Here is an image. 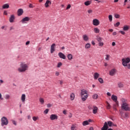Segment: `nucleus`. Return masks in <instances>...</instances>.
<instances>
[{
	"mask_svg": "<svg viewBox=\"0 0 130 130\" xmlns=\"http://www.w3.org/2000/svg\"><path fill=\"white\" fill-rule=\"evenodd\" d=\"M28 70V65L27 64L21 63L20 67L18 69V71L19 73H24Z\"/></svg>",
	"mask_w": 130,
	"mask_h": 130,
	"instance_id": "f257e3e1",
	"label": "nucleus"
},
{
	"mask_svg": "<svg viewBox=\"0 0 130 130\" xmlns=\"http://www.w3.org/2000/svg\"><path fill=\"white\" fill-rule=\"evenodd\" d=\"M81 95L82 101H86L88 98V91L86 90L82 89L81 90Z\"/></svg>",
	"mask_w": 130,
	"mask_h": 130,
	"instance_id": "f03ea898",
	"label": "nucleus"
},
{
	"mask_svg": "<svg viewBox=\"0 0 130 130\" xmlns=\"http://www.w3.org/2000/svg\"><path fill=\"white\" fill-rule=\"evenodd\" d=\"M122 65L124 67H127V69H130V64H128L130 62V59L129 57L122 59Z\"/></svg>",
	"mask_w": 130,
	"mask_h": 130,
	"instance_id": "7ed1b4c3",
	"label": "nucleus"
},
{
	"mask_svg": "<svg viewBox=\"0 0 130 130\" xmlns=\"http://www.w3.org/2000/svg\"><path fill=\"white\" fill-rule=\"evenodd\" d=\"M1 125L2 126H4V125H8L9 124V121L8 120V118L6 117H3L1 119Z\"/></svg>",
	"mask_w": 130,
	"mask_h": 130,
	"instance_id": "20e7f679",
	"label": "nucleus"
},
{
	"mask_svg": "<svg viewBox=\"0 0 130 130\" xmlns=\"http://www.w3.org/2000/svg\"><path fill=\"white\" fill-rule=\"evenodd\" d=\"M121 108L125 111H130L129 105L127 103L122 104Z\"/></svg>",
	"mask_w": 130,
	"mask_h": 130,
	"instance_id": "39448f33",
	"label": "nucleus"
},
{
	"mask_svg": "<svg viewBox=\"0 0 130 130\" xmlns=\"http://www.w3.org/2000/svg\"><path fill=\"white\" fill-rule=\"evenodd\" d=\"M111 99L115 102V106H118V101H117V96L114 94H113L111 97Z\"/></svg>",
	"mask_w": 130,
	"mask_h": 130,
	"instance_id": "423d86ee",
	"label": "nucleus"
},
{
	"mask_svg": "<svg viewBox=\"0 0 130 130\" xmlns=\"http://www.w3.org/2000/svg\"><path fill=\"white\" fill-rule=\"evenodd\" d=\"M30 20V18L28 17H25V18H23L21 20V22L22 24H26V22H28V21H29Z\"/></svg>",
	"mask_w": 130,
	"mask_h": 130,
	"instance_id": "0eeeda50",
	"label": "nucleus"
},
{
	"mask_svg": "<svg viewBox=\"0 0 130 130\" xmlns=\"http://www.w3.org/2000/svg\"><path fill=\"white\" fill-rule=\"evenodd\" d=\"M58 118V116L55 114H51L50 116L51 120H55Z\"/></svg>",
	"mask_w": 130,
	"mask_h": 130,
	"instance_id": "6e6552de",
	"label": "nucleus"
},
{
	"mask_svg": "<svg viewBox=\"0 0 130 130\" xmlns=\"http://www.w3.org/2000/svg\"><path fill=\"white\" fill-rule=\"evenodd\" d=\"M100 24V22L97 19H94L93 20V25L94 26H98Z\"/></svg>",
	"mask_w": 130,
	"mask_h": 130,
	"instance_id": "1a4fd4ad",
	"label": "nucleus"
},
{
	"mask_svg": "<svg viewBox=\"0 0 130 130\" xmlns=\"http://www.w3.org/2000/svg\"><path fill=\"white\" fill-rule=\"evenodd\" d=\"M116 74V70L115 69H112L111 71L109 72V75L110 76H114Z\"/></svg>",
	"mask_w": 130,
	"mask_h": 130,
	"instance_id": "9d476101",
	"label": "nucleus"
},
{
	"mask_svg": "<svg viewBox=\"0 0 130 130\" xmlns=\"http://www.w3.org/2000/svg\"><path fill=\"white\" fill-rule=\"evenodd\" d=\"M55 51V44L54 43L51 46L50 53H53Z\"/></svg>",
	"mask_w": 130,
	"mask_h": 130,
	"instance_id": "9b49d317",
	"label": "nucleus"
},
{
	"mask_svg": "<svg viewBox=\"0 0 130 130\" xmlns=\"http://www.w3.org/2000/svg\"><path fill=\"white\" fill-rule=\"evenodd\" d=\"M108 124H107V122L104 123V126L101 128V130H108Z\"/></svg>",
	"mask_w": 130,
	"mask_h": 130,
	"instance_id": "f8f14e48",
	"label": "nucleus"
},
{
	"mask_svg": "<svg viewBox=\"0 0 130 130\" xmlns=\"http://www.w3.org/2000/svg\"><path fill=\"white\" fill-rule=\"evenodd\" d=\"M23 13H24V11L22 9H19L17 11L18 16H22Z\"/></svg>",
	"mask_w": 130,
	"mask_h": 130,
	"instance_id": "ddd939ff",
	"label": "nucleus"
},
{
	"mask_svg": "<svg viewBox=\"0 0 130 130\" xmlns=\"http://www.w3.org/2000/svg\"><path fill=\"white\" fill-rule=\"evenodd\" d=\"M14 21H15V15H12L9 18V22L10 23H14Z\"/></svg>",
	"mask_w": 130,
	"mask_h": 130,
	"instance_id": "4468645a",
	"label": "nucleus"
},
{
	"mask_svg": "<svg viewBox=\"0 0 130 130\" xmlns=\"http://www.w3.org/2000/svg\"><path fill=\"white\" fill-rule=\"evenodd\" d=\"M58 56L60 58H62V59H66V55L63 54L62 52L58 53Z\"/></svg>",
	"mask_w": 130,
	"mask_h": 130,
	"instance_id": "2eb2a0df",
	"label": "nucleus"
},
{
	"mask_svg": "<svg viewBox=\"0 0 130 130\" xmlns=\"http://www.w3.org/2000/svg\"><path fill=\"white\" fill-rule=\"evenodd\" d=\"M93 109L92 110V112L93 113V114H96V113H97L98 110V107H95L93 106Z\"/></svg>",
	"mask_w": 130,
	"mask_h": 130,
	"instance_id": "dca6fc26",
	"label": "nucleus"
},
{
	"mask_svg": "<svg viewBox=\"0 0 130 130\" xmlns=\"http://www.w3.org/2000/svg\"><path fill=\"white\" fill-rule=\"evenodd\" d=\"M100 76V75L98 73H95L93 75L94 79L97 80V79H98V78H99Z\"/></svg>",
	"mask_w": 130,
	"mask_h": 130,
	"instance_id": "f3484780",
	"label": "nucleus"
},
{
	"mask_svg": "<svg viewBox=\"0 0 130 130\" xmlns=\"http://www.w3.org/2000/svg\"><path fill=\"white\" fill-rule=\"evenodd\" d=\"M25 100H26V95L25 94H23L21 95V101L24 103L25 102Z\"/></svg>",
	"mask_w": 130,
	"mask_h": 130,
	"instance_id": "a211bd4d",
	"label": "nucleus"
},
{
	"mask_svg": "<svg viewBox=\"0 0 130 130\" xmlns=\"http://www.w3.org/2000/svg\"><path fill=\"white\" fill-rule=\"evenodd\" d=\"M49 4L50 5H51V2L49 1V0H47L45 4V7H46V8H48V7H49V5H48Z\"/></svg>",
	"mask_w": 130,
	"mask_h": 130,
	"instance_id": "6ab92c4d",
	"label": "nucleus"
},
{
	"mask_svg": "<svg viewBox=\"0 0 130 130\" xmlns=\"http://www.w3.org/2000/svg\"><path fill=\"white\" fill-rule=\"evenodd\" d=\"M123 31H128L129 30V26L128 25H124L123 27Z\"/></svg>",
	"mask_w": 130,
	"mask_h": 130,
	"instance_id": "aec40b11",
	"label": "nucleus"
},
{
	"mask_svg": "<svg viewBox=\"0 0 130 130\" xmlns=\"http://www.w3.org/2000/svg\"><path fill=\"white\" fill-rule=\"evenodd\" d=\"M83 38L84 41H88V40H89V38L88 37V36H87V35H84L83 36Z\"/></svg>",
	"mask_w": 130,
	"mask_h": 130,
	"instance_id": "412c9836",
	"label": "nucleus"
},
{
	"mask_svg": "<svg viewBox=\"0 0 130 130\" xmlns=\"http://www.w3.org/2000/svg\"><path fill=\"white\" fill-rule=\"evenodd\" d=\"M2 8L4 9H9V8H10V5H9V4H5L3 6Z\"/></svg>",
	"mask_w": 130,
	"mask_h": 130,
	"instance_id": "4be33fe9",
	"label": "nucleus"
},
{
	"mask_svg": "<svg viewBox=\"0 0 130 130\" xmlns=\"http://www.w3.org/2000/svg\"><path fill=\"white\" fill-rule=\"evenodd\" d=\"M121 102L122 103V104H126L127 103L126 102H127V101L124 98H122L121 99Z\"/></svg>",
	"mask_w": 130,
	"mask_h": 130,
	"instance_id": "5701e85b",
	"label": "nucleus"
},
{
	"mask_svg": "<svg viewBox=\"0 0 130 130\" xmlns=\"http://www.w3.org/2000/svg\"><path fill=\"white\" fill-rule=\"evenodd\" d=\"M70 99L72 101L75 99V94L74 93H72L70 94Z\"/></svg>",
	"mask_w": 130,
	"mask_h": 130,
	"instance_id": "b1692460",
	"label": "nucleus"
},
{
	"mask_svg": "<svg viewBox=\"0 0 130 130\" xmlns=\"http://www.w3.org/2000/svg\"><path fill=\"white\" fill-rule=\"evenodd\" d=\"M39 101L42 105H43L44 104V99L42 98H40L39 99Z\"/></svg>",
	"mask_w": 130,
	"mask_h": 130,
	"instance_id": "393cba45",
	"label": "nucleus"
},
{
	"mask_svg": "<svg viewBox=\"0 0 130 130\" xmlns=\"http://www.w3.org/2000/svg\"><path fill=\"white\" fill-rule=\"evenodd\" d=\"M90 47L91 44H90V43H87L85 46V48H86V49H89V48H90Z\"/></svg>",
	"mask_w": 130,
	"mask_h": 130,
	"instance_id": "a878e982",
	"label": "nucleus"
},
{
	"mask_svg": "<svg viewBox=\"0 0 130 130\" xmlns=\"http://www.w3.org/2000/svg\"><path fill=\"white\" fill-rule=\"evenodd\" d=\"M68 58L69 60H72L73 59V55L69 54L68 55Z\"/></svg>",
	"mask_w": 130,
	"mask_h": 130,
	"instance_id": "bb28decb",
	"label": "nucleus"
},
{
	"mask_svg": "<svg viewBox=\"0 0 130 130\" xmlns=\"http://www.w3.org/2000/svg\"><path fill=\"white\" fill-rule=\"evenodd\" d=\"M89 124V122L88 121H84L82 123V125L85 126Z\"/></svg>",
	"mask_w": 130,
	"mask_h": 130,
	"instance_id": "cd10ccee",
	"label": "nucleus"
},
{
	"mask_svg": "<svg viewBox=\"0 0 130 130\" xmlns=\"http://www.w3.org/2000/svg\"><path fill=\"white\" fill-rule=\"evenodd\" d=\"M85 6H90L91 5V1H86L84 3Z\"/></svg>",
	"mask_w": 130,
	"mask_h": 130,
	"instance_id": "c85d7f7f",
	"label": "nucleus"
},
{
	"mask_svg": "<svg viewBox=\"0 0 130 130\" xmlns=\"http://www.w3.org/2000/svg\"><path fill=\"white\" fill-rule=\"evenodd\" d=\"M118 86L119 88H123V84H122L121 82L118 83Z\"/></svg>",
	"mask_w": 130,
	"mask_h": 130,
	"instance_id": "c756f323",
	"label": "nucleus"
},
{
	"mask_svg": "<svg viewBox=\"0 0 130 130\" xmlns=\"http://www.w3.org/2000/svg\"><path fill=\"white\" fill-rule=\"evenodd\" d=\"M11 98V96L9 94H6L5 96V99L6 100H8V99H10Z\"/></svg>",
	"mask_w": 130,
	"mask_h": 130,
	"instance_id": "7c9ffc66",
	"label": "nucleus"
},
{
	"mask_svg": "<svg viewBox=\"0 0 130 130\" xmlns=\"http://www.w3.org/2000/svg\"><path fill=\"white\" fill-rule=\"evenodd\" d=\"M105 59L106 60H109V59H110V55H106Z\"/></svg>",
	"mask_w": 130,
	"mask_h": 130,
	"instance_id": "2f4dec72",
	"label": "nucleus"
},
{
	"mask_svg": "<svg viewBox=\"0 0 130 130\" xmlns=\"http://www.w3.org/2000/svg\"><path fill=\"white\" fill-rule=\"evenodd\" d=\"M109 126H112L113 125V123L112 121H108V124Z\"/></svg>",
	"mask_w": 130,
	"mask_h": 130,
	"instance_id": "473e14b6",
	"label": "nucleus"
},
{
	"mask_svg": "<svg viewBox=\"0 0 130 130\" xmlns=\"http://www.w3.org/2000/svg\"><path fill=\"white\" fill-rule=\"evenodd\" d=\"M93 99H97L98 98V94H94L92 95Z\"/></svg>",
	"mask_w": 130,
	"mask_h": 130,
	"instance_id": "72a5a7b5",
	"label": "nucleus"
},
{
	"mask_svg": "<svg viewBox=\"0 0 130 130\" xmlns=\"http://www.w3.org/2000/svg\"><path fill=\"white\" fill-rule=\"evenodd\" d=\"M96 40L97 41H98V42H99L100 41H102V38L100 37H97Z\"/></svg>",
	"mask_w": 130,
	"mask_h": 130,
	"instance_id": "f704fd0d",
	"label": "nucleus"
},
{
	"mask_svg": "<svg viewBox=\"0 0 130 130\" xmlns=\"http://www.w3.org/2000/svg\"><path fill=\"white\" fill-rule=\"evenodd\" d=\"M99 46H103L104 45V43L102 42V41L99 42Z\"/></svg>",
	"mask_w": 130,
	"mask_h": 130,
	"instance_id": "c9c22d12",
	"label": "nucleus"
},
{
	"mask_svg": "<svg viewBox=\"0 0 130 130\" xmlns=\"http://www.w3.org/2000/svg\"><path fill=\"white\" fill-rule=\"evenodd\" d=\"M107 109H110V108H111V106H110V104L107 102Z\"/></svg>",
	"mask_w": 130,
	"mask_h": 130,
	"instance_id": "e433bc0d",
	"label": "nucleus"
},
{
	"mask_svg": "<svg viewBox=\"0 0 130 130\" xmlns=\"http://www.w3.org/2000/svg\"><path fill=\"white\" fill-rule=\"evenodd\" d=\"M98 80L100 82V83H101V84H103V83H104L103 79L101 78H99Z\"/></svg>",
	"mask_w": 130,
	"mask_h": 130,
	"instance_id": "4c0bfd02",
	"label": "nucleus"
},
{
	"mask_svg": "<svg viewBox=\"0 0 130 130\" xmlns=\"http://www.w3.org/2000/svg\"><path fill=\"white\" fill-rule=\"evenodd\" d=\"M114 17L116 18V19H119V18H120V15L117 14H114Z\"/></svg>",
	"mask_w": 130,
	"mask_h": 130,
	"instance_id": "58836bf2",
	"label": "nucleus"
},
{
	"mask_svg": "<svg viewBox=\"0 0 130 130\" xmlns=\"http://www.w3.org/2000/svg\"><path fill=\"white\" fill-rule=\"evenodd\" d=\"M77 128V126L75 125H72L71 126V130H75Z\"/></svg>",
	"mask_w": 130,
	"mask_h": 130,
	"instance_id": "ea45409f",
	"label": "nucleus"
},
{
	"mask_svg": "<svg viewBox=\"0 0 130 130\" xmlns=\"http://www.w3.org/2000/svg\"><path fill=\"white\" fill-rule=\"evenodd\" d=\"M112 18H113L112 15H109V20L110 22H112Z\"/></svg>",
	"mask_w": 130,
	"mask_h": 130,
	"instance_id": "a19ab883",
	"label": "nucleus"
},
{
	"mask_svg": "<svg viewBox=\"0 0 130 130\" xmlns=\"http://www.w3.org/2000/svg\"><path fill=\"white\" fill-rule=\"evenodd\" d=\"M94 31L95 33H99L100 30L98 29V28H94Z\"/></svg>",
	"mask_w": 130,
	"mask_h": 130,
	"instance_id": "79ce46f5",
	"label": "nucleus"
},
{
	"mask_svg": "<svg viewBox=\"0 0 130 130\" xmlns=\"http://www.w3.org/2000/svg\"><path fill=\"white\" fill-rule=\"evenodd\" d=\"M61 66H62V63H61V62H59V63H58L57 67L60 68Z\"/></svg>",
	"mask_w": 130,
	"mask_h": 130,
	"instance_id": "37998d69",
	"label": "nucleus"
},
{
	"mask_svg": "<svg viewBox=\"0 0 130 130\" xmlns=\"http://www.w3.org/2000/svg\"><path fill=\"white\" fill-rule=\"evenodd\" d=\"M119 25H120V22H118L114 25V26L115 27H118Z\"/></svg>",
	"mask_w": 130,
	"mask_h": 130,
	"instance_id": "c03bdc74",
	"label": "nucleus"
},
{
	"mask_svg": "<svg viewBox=\"0 0 130 130\" xmlns=\"http://www.w3.org/2000/svg\"><path fill=\"white\" fill-rule=\"evenodd\" d=\"M11 121L12 122V123L14 124V125H17V122L14 120H11Z\"/></svg>",
	"mask_w": 130,
	"mask_h": 130,
	"instance_id": "a18cd8bd",
	"label": "nucleus"
},
{
	"mask_svg": "<svg viewBox=\"0 0 130 130\" xmlns=\"http://www.w3.org/2000/svg\"><path fill=\"white\" fill-rule=\"evenodd\" d=\"M49 111V109H46L44 112V113H45V114H47V113H48V112Z\"/></svg>",
	"mask_w": 130,
	"mask_h": 130,
	"instance_id": "49530a36",
	"label": "nucleus"
},
{
	"mask_svg": "<svg viewBox=\"0 0 130 130\" xmlns=\"http://www.w3.org/2000/svg\"><path fill=\"white\" fill-rule=\"evenodd\" d=\"M119 33H121V34H122V35H124V34H125V32H124L122 30H119Z\"/></svg>",
	"mask_w": 130,
	"mask_h": 130,
	"instance_id": "de8ad7c7",
	"label": "nucleus"
},
{
	"mask_svg": "<svg viewBox=\"0 0 130 130\" xmlns=\"http://www.w3.org/2000/svg\"><path fill=\"white\" fill-rule=\"evenodd\" d=\"M87 13L88 14H92V13H93V10H88L87 11Z\"/></svg>",
	"mask_w": 130,
	"mask_h": 130,
	"instance_id": "09e8293b",
	"label": "nucleus"
},
{
	"mask_svg": "<svg viewBox=\"0 0 130 130\" xmlns=\"http://www.w3.org/2000/svg\"><path fill=\"white\" fill-rule=\"evenodd\" d=\"M37 119H38V117H33V120L34 121H36Z\"/></svg>",
	"mask_w": 130,
	"mask_h": 130,
	"instance_id": "8fccbe9b",
	"label": "nucleus"
},
{
	"mask_svg": "<svg viewBox=\"0 0 130 130\" xmlns=\"http://www.w3.org/2000/svg\"><path fill=\"white\" fill-rule=\"evenodd\" d=\"M71 5L70 4H69L68 6H67V7L66 8V10H69V9H71Z\"/></svg>",
	"mask_w": 130,
	"mask_h": 130,
	"instance_id": "3c124183",
	"label": "nucleus"
},
{
	"mask_svg": "<svg viewBox=\"0 0 130 130\" xmlns=\"http://www.w3.org/2000/svg\"><path fill=\"white\" fill-rule=\"evenodd\" d=\"M55 76H59V72L56 71V72H55Z\"/></svg>",
	"mask_w": 130,
	"mask_h": 130,
	"instance_id": "603ef678",
	"label": "nucleus"
},
{
	"mask_svg": "<svg viewBox=\"0 0 130 130\" xmlns=\"http://www.w3.org/2000/svg\"><path fill=\"white\" fill-rule=\"evenodd\" d=\"M72 117H73V114H72V113H70L69 117H70V118H72Z\"/></svg>",
	"mask_w": 130,
	"mask_h": 130,
	"instance_id": "864d4df0",
	"label": "nucleus"
},
{
	"mask_svg": "<svg viewBox=\"0 0 130 130\" xmlns=\"http://www.w3.org/2000/svg\"><path fill=\"white\" fill-rule=\"evenodd\" d=\"M29 44H30V41H28L25 43V45H29Z\"/></svg>",
	"mask_w": 130,
	"mask_h": 130,
	"instance_id": "5fc2aeb1",
	"label": "nucleus"
},
{
	"mask_svg": "<svg viewBox=\"0 0 130 130\" xmlns=\"http://www.w3.org/2000/svg\"><path fill=\"white\" fill-rule=\"evenodd\" d=\"M125 117H128V113H125Z\"/></svg>",
	"mask_w": 130,
	"mask_h": 130,
	"instance_id": "6e6d98bb",
	"label": "nucleus"
},
{
	"mask_svg": "<svg viewBox=\"0 0 130 130\" xmlns=\"http://www.w3.org/2000/svg\"><path fill=\"white\" fill-rule=\"evenodd\" d=\"M47 106L48 108H49L50 107H51V104H48Z\"/></svg>",
	"mask_w": 130,
	"mask_h": 130,
	"instance_id": "4d7b16f0",
	"label": "nucleus"
},
{
	"mask_svg": "<svg viewBox=\"0 0 130 130\" xmlns=\"http://www.w3.org/2000/svg\"><path fill=\"white\" fill-rule=\"evenodd\" d=\"M4 15H5L6 16H7L8 15V12H7L6 11H4Z\"/></svg>",
	"mask_w": 130,
	"mask_h": 130,
	"instance_id": "13d9d810",
	"label": "nucleus"
},
{
	"mask_svg": "<svg viewBox=\"0 0 130 130\" xmlns=\"http://www.w3.org/2000/svg\"><path fill=\"white\" fill-rule=\"evenodd\" d=\"M0 99L1 100H4V98H2V93H0Z\"/></svg>",
	"mask_w": 130,
	"mask_h": 130,
	"instance_id": "bf43d9fd",
	"label": "nucleus"
},
{
	"mask_svg": "<svg viewBox=\"0 0 130 130\" xmlns=\"http://www.w3.org/2000/svg\"><path fill=\"white\" fill-rule=\"evenodd\" d=\"M63 114H67V110H64L63 111Z\"/></svg>",
	"mask_w": 130,
	"mask_h": 130,
	"instance_id": "052dcab7",
	"label": "nucleus"
},
{
	"mask_svg": "<svg viewBox=\"0 0 130 130\" xmlns=\"http://www.w3.org/2000/svg\"><path fill=\"white\" fill-rule=\"evenodd\" d=\"M14 29H15V28H14V26H11V27H10V31H12V30H14Z\"/></svg>",
	"mask_w": 130,
	"mask_h": 130,
	"instance_id": "680f3d73",
	"label": "nucleus"
},
{
	"mask_svg": "<svg viewBox=\"0 0 130 130\" xmlns=\"http://www.w3.org/2000/svg\"><path fill=\"white\" fill-rule=\"evenodd\" d=\"M117 34L116 33V32L114 31L113 32V36H115Z\"/></svg>",
	"mask_w": 130,
	"mask_h": 130,
	"instance_id": "e2e57ef3",
	"label": "nucleus"
},
{
	"mask_svg": "<svg viewBox=\"0 0 130 130\" xmlns=\"http://www.w3.org/2000/svg\"><path fill=\"white\" fill-rule=\"evenodd\" d=\"M29 8H33L32 5L31 4H30L29 5Z\"/></svg>",
	"mask_w": 130,
	"mask_h": 130,
	"instance_id": "0e129e2a",
	"label": "nucleus"
},
{
	"mask_svg": "<svg viewBox=\"0 0 130 130\" xmlns=\"http://www.w3.org/2000/svg\"><path fill=\"white\" fill-rule=\"evenodd\" d=\"M107 94L108 95V96H111V93H110V92H107Z\"/></svg>",
	"mask_w": 130,
	"mask_h": 130,
	"instance_id": "69168bd1",
	"label": "nucleus"
},
{
	"mask_svg": "<svg viewBox=\"0 0 130 130\" xmlns=\"http://www.w3.org/2000/svg\"><path fill=\"white\" fill-rule=\"evenodd\" d=\"M112 46H115V42H113L112 44Z\"/></svg>",
	"mask_w": 130,
	"mask_h": 130,
	"instance_id": "338daca9",
	"label": "nucleus"
},
{
	"mask_svg": "<svg viewBox=\"0 0 130 130\" xmlns=\"http://www.w3.org/2000/svg\"><path fill=\"white\" fill-rule=\"evenodd\" d=\"M91 44H92V45H95V42L92 41L91 42Z\"/></svg>",
	"mask_w": 130,
	"mask_h": 130,
	"instance_id": "774afa93",
	"label": "nucleus"
}]
</instances>
